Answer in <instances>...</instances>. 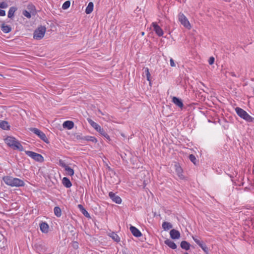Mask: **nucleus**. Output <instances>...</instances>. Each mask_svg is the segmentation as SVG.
I'll list each match as a JSON object with an SVG mask.
<instances>
[{"mask_svg": "<svg viewBox=\"0 0 254 254\" xmlns=\"http://www.w3.org/2000/svg\"><path fill=\"white\" fill-rule=\"evenodd\" d=\"M3 180L6 184L12 187H22L24 185L22 180L10 176H4L3 177Z\"/></svg>", "mask_w": 254, "mask_h": 254, "instance_id": "nucleus-1", "label": "nucleus"}, {"mask_svg": "<svg viewBox=\"0 0 254 254\" xmlns=\"http://www.w3.org/2000/svg\"><path fill=\"white\" fill-rule=\"evenodd\" d=\"M5 142L8 146L11 147L14 149H18L20 151L23 150V147L20 142L13 137L8 136L5 139Z\"/></svg>", "mask_w": 254, "mask_h": 254, "instance_id": "nucleus-2", "label": "nucleus"}, {"mask_svg": "<svg viewBox=\"0 0 254 254\" xmlns=\"http://www.w3.org/2000/svg\"><path fill=\"white\" fill-rule=\"evenodd\" d=\"M87 121L89 124L97 131H98L102 135L104 136L106 139L109 140H110V138L109 135L105 132L103 128L97 124L96 123L94 122L91 119H87Z\"/></svg>", "mask_w": 254, "mask_h": 254, "instance_id": "nucleus-3", "label": "nucleus"}, {"mask_svg": "<svg viewBox=\"0 0 254 254\" xmlns=\"http://www.w3.org/2000/svg\"><path fill=\"white\" fill-rule=\"evenodd\" d=\"M235 111L238 115L241 118L249 122H253L254 119L243 109L237 107L235 109Z\"/></svg>", "mask_w": 254, "mask_h": 254, "instance_id": "nucleus-4", "label": "nucleus"}, {"mask_svg": "<svg viewBox=\"0 0 254 254\" xmlns=\"http://www.w3.org/2000/svg\"><path fill=\"white\" fill-rule=\"evenodd\" d=\"M46 28L45 26H40L34 32L33 38L36 40L42 39L45 34Z\"/></svg>", "mask_w": 254, "mask_h": 254, "instance_id": "nucleus-5", "label": "nucleus"}, {"mask_svg": "<svg viewBox=\"0 0 254 254\" xmlns=\"http://www.w3.org/2000/svg\"><path fill=\"white\" fill-rule=\"evenodd\" d=\"M30 130L36 134L41 139L47 143H49V141L46 137L45 134L42 131L37 128L31 127L29 128Z\"/></svg>", "mask_w": 254, "mask_h": 254, "instance_id": "nucleus-6", "label": "nucleus"}, {"mask_svg": "<svg viewBox=\"0 0 254 254\" xmlns=\"http://www.w3.org/2000/svg\"><path fill=\"white\" fill-rule=\"evenodd\" d=\"M25 153L36 161L43 162L44 160V157L40 154L31 151H25Z\"/></svg>", "mask_w": 254, "mask_h": 254, "instance_id": "nucleus-7", "label": "nucleus"}, {"mask_svg": "<svg viewBox=\"0 0 254 254\" xmlns=\"http://www.w3.org/2000/svg\"><path fill=\"white\" fill-rule=\"evenodd\" d=\"M178 18L179 21L185 27L188 29H190L191 28V25L190 22L183 13H180L178 15Z\"/></svg>", "mask_w": 254, "mask_h": 254, "instance_id": "nucleus-8", "label": "nucleus"}, {"mask_svg": "<svg viewBox=\"0 0 254 254\" xmlns=\"http://www.w3.org/2000/svg\"><path fill=\"white\" fill-rule=\"evenodd\" d=\"M152 26L153 27L154 31L158 36L160 37L163 36V31L162 29L156 22H153L152 23Z\"/></svg>", "mask_w": 254, "mask_h": 254, "instance_id": "nucleus-9", "label": "nucleus"}, {"mask_svg": "<svg viewBox=\"0 0 254 254\" xmlns=\"http://www.w3.org/2000/svg\"><path fill=\"white\" fill-rule=\"evenodd\" d=\"M109 195L112 200L115 202L120 204L122 202V199L118 195H116L115 193L113 192H109Z\"/></svg>", "mask_w": 254, "mask_h": 254, "instance_id": "nucleus-10", "label": "nucleus"}, {"mask_svg": "<svg viewBox=\"0 0 254 254\" xmlns=\"http://www.w3.org/2000/svg\"><path fill=\"white\" fill-rule=\"evenodd\" d=\"M172 102L181 109H182L184 107V104L182 102V100L181 99L177 98L176 97H173L172 98Z\"/></svg>", "mask_w": 254, "mask_h": 254, "instance_id": "nucleus-11", "label": "nucleus"}, {"mask_svg": "<svg viewBox=\"0 0 254 254\" xmlns=\"http://www.w3.org/2000/svg\"><path fill=\"white\" fill-rule=\"evenodd\" d=\"M170 235L172 239H178L180 237V233L175 229H172L170 232Z\"/></svg>", "mask_w": 254, "mask_h": 254, "instance_id": "nucleus-12", "label": "nucleus"}, {"mask_svg": "<svg viewBox=\"0 0 254 254\" xmlns=\"http://www.w3.org/2000/svg\"><path fill=\"white\" fill-rule=\"evenodd\" d=\"M129 229L132 235L136 237H139L142 235L141 233L134 226H131Z\"/></svg>", "mask_w": 254, "mask_h": 254, "instance_id": "nucleus-13", "label": "nucleus"}, {"mask_svg": "<svg viewBox=\"0 0 254 254\" xmlns=\"http://www.w3.org/2000/svg\"><path fill=\"white\" fill-rule=\"evenodd\" d=\"M176 172L178 176V177L181 179H183L184 178L183 175L182 174L183 170L182 168L180 166V165L178 164H176L175 165Z\"/></svg>", "mask_w": 254, "mask_h": 254, "instance_id": "nucleus-14", "label": "nucleus"}, {"mask_svg": "<svg viewBox=\"0 0 254 254\" xmlns=\"http://www.w3.org/2000/svg\"><path fill=\"white\" fill-rule=\"evenodd\" d=\"M41 231L44 233H47L49 231V227L46 222H42L40 224Z\"/></svg>", "mask_w": 254, "mask_h": 254, "instance_id": "nucleus-15", "label": "nucleus"}, {"mask_svg": "<svg viewBox=\"0 0 254 254\" xmlns=\"http://www.w3.org/2000/svg\"><path fill=\"white\" fill-rule=\"evenodd\" d=\"M63 127L64 128H67L70 129L74 127V123L72 121H66L64 122L63 125Z\"/></svg>", "mask_w": 254, "mask_h": 254, "instance_id": "nucleus-16", "label": "nucleus"}, {"mask_svg": "<svg viewBox=\"0 0 254 254\" xmlns=\"http://www.w3.org/2000/svg\"><path fill=\"white\" fill-rule=\"evenodd\" d=\"M164 243L172 249H176L177 248L176 244L170 239H166L164 241Z\"/></svg>", "mask_w": 254, "mask_h": 254, "instance_id": "nucleus-17", "label": "nucleus"}, {"mask_svg": "<svg viewBox=\"0 0 254 254\" xmlns=\"http://www.w3.org/2000/svg\"><path fill=\"white\" fill-rule=\"evenodd\" d=\"M1 30L5 33H8L11 31V28L10 26L3 23L1 26Z\"/></svg>", "mask_w": 254, "mask_h": 254, "instance_id": "nucleus-18", "label": "nucleus"}, {"mask_svg": "<svg viewBox=\"0 0 254 254\" xmlns=\"http://www.w3.org/2000/svg\"><path fill=\"white\" fill-rule=\"evenodd\" d=\"M162 228L165 231H168L173 228V225L169 222H164L162 223Z\"/></svg>", "mask_w": 254, "mask_h": 254, "instance_id": "nucleus-19", "label": "nucleus"}, {"mask_svg": "<svg viewBox=\"0 0 254 254\" xmlns=\"http://www.w3.org/2000/svg\"><path fill=\"white\" fill-rule=\"evenodd\" d=\"M17 8L14 6L11 7L8 12V17L12 18L14 16V12L16 11Z\"/></svg>", "mask_w": 254, "mask_h": 254, "instance_id": "nucleus-20", "label": "nucleus"}, {"mask_svg": "<svg viewBox=\"0 0 254 254\" xmlns=\"http://www.w3.org/2000/svg\"><path fill=\"white\" fill-rule=\"evenodd\" d=\"M63 184L67 188H69L72 185L70 180L66 177L63 178Z\"/></svg>", "mask_w": 254, "mask_h": 254, "instance_id": "nucleus-21", "label": "nucleus"}, {"mask_svg": "<svg viewBox=\"0 0 254 254\" xmlns=\"http://www.w3.org/2000/svg\"><path fill=\"white\" fill-rule=\"evenodd\" d=\"M0 127L3 129H7L9 128V126L7 122L5 121H0Z\"/></svg>", "mask_w": 254, "mask_h": 254, "instance_id": "nucleus-22", "label": "nucleus"}, {"mask_svg": "<svg viewBox=\"0 0 254 254\" xmlns=\"http://www.w3.org/2000/svg\"><path fill=\"white\" fill-rule=\"evenodd\" d=\"M78 207L80 209V210L81 211L82 214L86 217H90V215L88 213V212L85 210V209L84 208V207L81 204H78Z\"/></svg>", "mask_w": 254, "mask_h": 254, "instance_id": "nucleus-23", "label": "nucleus"}, {"mask_svg": "<svg viewBox=\"0 0 254 254\" xmlns=\"http://www.w3.org/2000/svg\"><path fill=\"white\" fill-rule=\"evenodd\" d=\"M143 75L146 76L147 78V80L149 81H150V78L151 77V75L150 74L149 69L148 67H144L143 68Z\"/></svg>", "mask_w": 254, "mask_h": 254, "instance_id": "nucleus-24", "label": "nucleus"}, {"mask_svg": "<svg viewBox=\"0 0 254 254\" xmlns=\"http://www.w3.org/2000/svg\"><path fill=\"white\" fill-rule=\"evenodd\" d=\"M93 3L92 2H90L88 3L87 6L86 7L85 12L87 14H90V13H91L93 9Z\"/></svg>", "mask_w": 254, "mask_h": 254, "instance_id": "nucleus-25", "label": "nucleus"}, {"mask_svg": "<svg viewBox=\"0 0 254 254\" xmlns=\"http://www.w3.org/2000/svg\"><path fill=\"white\" fill-rule=\"evenodd\" d=\"M181 247L185 250H189L190 248V244L187 241H183L181 243Z\"/></svg>", "mask_w": 254, "mask_h": 254, "instance_id": "nucleus-26", "label": "nucleus"}, {"mask_svg": "<svg viewBox=\"0 0 254 254\" xmlns=\"http://www.w3.org/2000/svg\"><path fill=\"white\" fill-rule=\"evenodd\" d=\"M109 236L111 237L115 242H119L120 238L119 236L114 232H111L109 234Z\"/></svg>", "mask_w": 254, "mask_h": 254, "instance_id": "nucleus-27", "label": "nucleus"}, {"mask_svg": "<svg viewBox=\"0 0 254 254\" xmlns=\"http://www.w3.org/2000/svg\"><path fill=\"white\" fill-rule=\"evenodd\" d=\"M83 140L90 141H92L93 142H97V139L95 137L91 136H84L83 138Z\"/></svg>", "mask_w": 254, "mask_h": 254, "instance_id": "nucleus-28", "label": "nucleus"}, {"mask_svg": "<svg viewBox=\"0 0 254 254\" xmlns=\"http://www.w3.org/2000/svg\"><path fill=\"white\" fill-rule=\"evenodd\" d=\"M55 215L59 217L62 215V211L61 208L58 206H56L54 209Z\"/></svg>", "mask_w": 254, "mask_h": 254, "instance_id": "nucleus-29", "label": "nucleus"}, {"mask_svg": "<svg viewBox=\"0 0 254 254\" xmlns=\"http://www.w3.org/2000/svg\"><path fill=\"white\" fill-rule=\"evenodd\" d=\"M65 170L67 172V174L70 176L73 175L74 174V170L70 167L67 166Z\"/></svg>", "mask_w": 254, "mask_h": 254, "instance_id": "nucleus-30", "label": "nucleus"}, {"mask_svg": "<svg viewBox=\"0 0 254 254\" xmlns=\"http://www.w3.org/2000/svg\"><path fill=\"white\" fill-rule=\"evenodd\" d=\"M199 246L204 251V252L206 254H208V249L207 247L203 244V242H202L200 245H199Z\"/></svg>", "mask_w": 254, "mask_h": 254, "instance_id": "nucleus-31", "label": "nucleus"}, {"mask_svg": "<svg viewBox=\"0 0 254 254\" xmlns=\"http://www.w3.org/2000/svg\"><path fill=\"white\" fill-rule=\"evenodd\" d=\"M70 4V2L69 0H67L65 1L64 4H63L62 8L64 9H67Z\"/></svg>", "mask_w": 254, "mask_h": 254, "instance_id": "nucleus-32", "label": "nucleus"}, {"mask_svg": "<svg viewBox=\"0 0 254 254\" xmlns=\"http://www.w3.org/2000/svg\"><path fill=\"white\" fill-rule=\"evenodd\" d=\"M189 159L192 162H193V163L194 164H195L196 163H195V161L196 160L195 157L194 155H193V154H190L189 155Z\"/></svg>", "mask_w": 254, "mask_h": 254, "instance_id": "nucleus-33", "label": "nucleus"}, {"mask_svg": "<svg viewBox=\"0 0 254 254\" xmlns=\"http://www.w3.org/2000/svg\"><path fill=\"white\" fill-rule=\"evenodd\" d=\"M22 14L26 17L29 18L31 17V15L30 12H29L26 10H24L23 11Z\"/></svg>", "mask_w": 254, "mask_h": 254, "instance_id": "nucleus-34", "label": "nucleus"}, {"mask_svg": "<svg viewBox=\"0 0 254 254\" xmlns=\"http://www.w3.org/2000/svg\"><path fill=\"white\" fill-rule=\"evenodd\" d=\"M8 6V4L6 2L3 1L0 3V8H5Z\"/></svg>", "mask_w": 254, "mask_h": 254, "instance_id": "nucleus-35", "label": "nucleus"}, {"mask_svg": "<svg viewBox=\"0 0 254 254\" xmlns=\"http://www.w3.org/2000/svg\"><path fill=\"white\" fill-rule=\"evenodd\" d=\"M59 164L63 168H64V169L68 166L63 161L60 160L59 161Z\"/></svg>", "mask_w": 254, "mask_h": 254, "instance_id": "nucleus-36", "label": "nucleus"}, {"mask_svg": "<svg viewBox=\"0 0 254 254\" xmlns=\"http://www.w3.org/2000/svg\"><path fill=\"white\" fill-rule=\"evenodd\" d=\"M192 239L198 246H199V245H200L203 242L202 241H200V240L196 238L195 237L192 236Z\"/></svg>", "mask_w": 254, "mask_h": 254, "instance_id": "nucleus-37", "label": "nucleus"}, {"mask_svg": "<svg viewBox=\"0 0 254 254\" xmlns=\"http://www.w3.org/2000/svg\"><path fill=\"white\" fill-rule=\"evenodd\" d=\"M72 246L74 249H77L78 248V243L75 241L73 242L72 243Z\"/></svg>", "mask_w": 254, "mask_h": 254, "instance_id": "nucleus-38", "label": "nucleus"}, {"mask_svg": "<svg viewBox=\"0 0 254 254\" xmlns=\"http://www.w3.org/2000/svg\"><path fill=\"white\" fill-rule=\"evenodd\" d=\"M214 58L213 57H211L208 60L209 64L211 65L214 64Z\"/></svg>", "mask_w": 254, "mask_h": 254, "instance_id": "nucleus-39", "label": "nucleus"}, {"mask_svg": "<svg viewBox=\"0 0 254 254\" xmlns=\"http://www.w3.org/2000/svg\"><path fill=\"white\" fill-rule=\"evenodd\" d=\"M74 135L75 138L77 139H83V137L81 136V135L75 134Z\"/></svg>", "mask_w": 254, "mask_h": 254, "instance_id": "nucleus-40", "label": "nucleus"}, {"mask_svg": "<svg viewBox=\"0 0 254 254\" xmlns=\"http://www.w3.org/2000/svg\"><path fill=\"white\" fill-rule=\"evenodd\" d=\"M5 15V11L0 9V16H3Z\"/></svg>", "mask_w": 254, "mask_h": 254, "instance_id": "nucleus-41", "label": "nucleus"}, {"mask_svg": "<svg viewBox=\"0 0 254 254\" xmlns=\"http://www.w3.org/2000/svg\"><path fill=\"white\" fill-rule=\"evenodd\" d=\"M170 64L171 66H175V64L174 63V60L172 59H170Z\"/></svg>", "mask_w": 254, "mask_h": 254, "instance_id": "nucleus-42", "label": "nucleus"}, {"mask_svg": "<svg viewBox=\"0 0 254 254\" xmlns=\"http://www.w3.org/2000/svg\"><path fill=\"white\" fill-rule=\"evenodd\" d=\"M228 73L233 77H240L239 75L237 76L236 74L233 72H229Z\"/></svg>", "mask_w": 254, "mask_h": 254, "instance_id": "nucleus-43", "label": "nucleus"}, {"mask_svg": "<svg viewBox=\"0 0 254 254\" xmlns=\"http://www.w3.org/2000/svg\"><path fill=\"white\" fill-rule=\"evenodd\" d=\"M134 254V252H132L129 253H127V254Z\"/></svg>", "mask_w": 254, "mask_h": 254, "instance_id": "nucleus-44", "label": "nucleus"}, {"mask_svg": "<svg viewBox=\"0 0 254 254\" xmlns=\"http://www.w3.org/2000/svg\"><path fill=\"white\" fill-rule=\"evenodd\" d=\"M143 183H144V186H145L146 185V181H144Z\"/></svg>", "mask_w": 254, "mask_h": 254, "instance_id": "nucleus-45", "label": "nucleus"}, {"mask_svg": "<svg viewBox=\"0 0 254 254\" xmlns=\"http://www.w3.org/2000/svg\"><path fill=\"white\" fill-rule=\"evenodd\" d=\"M99 112L102 115H103V114L101 112V111L100 110H99Z\"/></svg>", "mask_w": 254, "mask_h": 254, "instance_id": "nucleus-46", "label": "nucleus"}, {"mask_svg": "<svg viewBox=\"0 0 254 254\" xmlns=\"http://www.w3.org/2000/svg\"><path fill=\"white\" fill-rule=\"evenodd\" d=\"M141 34H142V35H144V32H142Z\"/></svg>", "mask_w": 254, "mask_h": 254, "instance_id": "nucleus-47", "label": "nucleus"}, {"mask_svg": "<svg viewBox=\"0 0 254 254\" xmlns=\"http://www.w3.org/2000/svg\"><path fill=\"white\" fill-rule=\"evenodd\" d=\"M2 248H4V246L0 247V248L2 249Z\"/></svg>", "mask_w": 254, "mask_h": 254, "instance_id": "nucleus-48", "label": "nucleus"}, {"mask_svg": "<svg viewBox=\"0 0 254 254\" xmlns=\"http://www.w3.org/2000/svg\"><path fill=\"white\" fill-rule=\"evenodd\" d=\"M0 76H3V75L1 74H0Z\"/></svg>", "mask_w": 254, "mask_h": 254, "instance_id": "nucleus-49", "label": "nucleus"}, {"mask_svg": "<svg viewBox=\"0 0 254 254\" xmlns=\"http://www.w3.org/2000/svg\"><path fill=\"white\" fill-rule=\"evenodd\" d=\"M0 94H1V93H0Z\"/></svg>", "mask_w": 254, "mask_h": 254, "instance_id": "nucleus-50", "label": "nucleus"}]
</instances>
